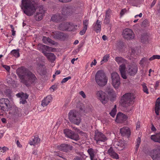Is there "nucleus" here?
Returning <instances> with one entry per match:
<instances>
[{
    "label": "nucleus",
    "instance_id": "nucleus-1",
    "mask_svg": "<svg viewBox=\"0 0 160 160\" xmlns=\"http://www.w3.org/2000/svg\"><path fill=\"white\" fill-rule=\"evenodd\" d=\"M36 3L34 1L31 0H22L21 8L25 14L28 16H31L36 11L35 4Z\"/></svg>",
    "mask_w": 160,
    "mask_h": 160
},
{
    "label": "nucleus",
    "instance_id": "nucleus-2",
    "mask_svg": "<svg viewBox=\"0 0 160 160\" xmlns=\"http://www.w3.org/2000/svg\"><path fill=\"white\" fill-rule=\"evenodd\" d=\"M115 60L118 64H121L119 67L122 77L124 79L127 78L126 72V64L128 63V61L121 57H117L115 58Z\"/></svg>",
    "mask_w": 160,
    "mask_h": 160
},
{
    "label": "nucleus",
    "instance_id": "nucleus-3",
    "mask_svg": "<svg viewBox=\"0 0 160 160\" xmlns=\"http://www.w3.org/2000/svg\"><path fill=\"white\" fill-rule=\"evenodd\" d=\"M95 80L97 83L100 86H105L107 83L108 78L102 70H98L95 76Z\"/></svg>",
    "mask_w": 160,
    "mask_h": 160
},
{
    "label": "nucleus",
    "instance_id": "nucleus-4",
    "mask_svg": "<svg viewBox=\"0 0 160 160\" xmlns=\"http://www.w3.org/2000/svg\"><path fill=\"white\" fill-rule=\"evenodd\" d=\"M38 79L35 74L31 71L21 82L27 87H29L32 84H34L37 82Z\"/></svg>",
    "mask_w": 160,
    "mask_h": 160
},
{
    "label": "nucleus",
    "instance_id": "nucleus-5",
    "mask_svg": "<svg viewBox=\"0 0 160 160\" xmlns=\"http://www.w3.org/2000/svg\"><path fill=\"white\" fill-rule=\"evenodd\" d=\"M68 118L70 121L76 125H78L81 122L80 115L76 111L71 110L68 114Z\"/></svg>",
    "mask_w": 160,
    "mask_h": 160
},
{
    "label": "nucleus",
    "instance_id": "nucleus-6",
    "mask_svg": "<svg viewBox=\"0 0 160 160\" xmlns=\"http://www.w3.org/2000/svg\"><path fill=\"white\" fill-rule=\"evenodd\" d=\"M135 98V97L133 93H128L125 94L123 95L121 99V102L123 105H132L133 102V100Z\"/></svg>",
    "mask_w": 160,
    "mask_h": 160
},
{
    "label": "nucleus",
    "instance_id": "nucleus-7",
    "mask_svg": "<svg viewBox=\"0 0 160 160\" xmlns=\"http://www.w3.org/2000/svg\"><path fill=\"white\" fill-rule=\"evenodd\" d=\"M30 71L24 66L18 68L16 73L20 78V82H22Z\"/></svg>",
    "mask_w": 160,
    "mask_h": 160
},
{
    "label": "nucleus",
    "instance_id": "nucleus-8",
    "mask_svg": "<svg viewBox=\"0 0 160 160\" xmlns=\"http://www.w3.org/2000/svg\"><path fill=\"white\" fill-rule=\"evenodd\" d=\"M111 77L112 85L115 89L118 88L120 84L119 74L116 72H113L111 73Z\"/></svg>",
    "mask_w": 160,
    "mask_h": 160
},
{
    "label": "nucleus",
    "instance_id": "nucleus-9",
    "mask_svg": "<svg viewBox=\"0 0 160 160\" xmlns=\"http://www.w3.org/2000/svg\"><path fill=\"white\" fill-rule=\"evenodd\" d=\"M138 68L136 64H131L129 65L126 71V75L130 76H134L137 72Z\"/></svg>",
    "mask_w": 160,
    "mask_h": 160
},
{
    "label": "nucleus",
    "instance_id": "nucleus-10",
    "mask_svg": "<svg viewBox=\"0 0 160 160\" xmlns=\"http://www.w3.org/2000/svg\"><path fill=\"white\" fill-rule=\"evenodd\" d=\"M148 153L153 160H160V146H157L155 148L149 151Z\"/></svg>",
    "mask_w": 160,
    "mask_h": 160
},
{
    "label": "nucleus",
    "instance_id": "nucleus-11",
    "mask_svg": "<svg viewBox=\"0 0 160 160\" xmlns=\"http://www.w3.org/2000/svg\"><path fill=\"white\" fill-rule=\"evenodd\" d=\"M63 132L65 136L68 138L76 141H77L79 139V135L70 130L65 129L64 130Z\"/></svg>",
    "mask_w": 160,
    "mask_h": 160
},
{
    "label": "nucleus",
    "instance_id": "nucleus-12",
    "mask_svg": "<svg viewBox=\"0 0 160 160\" xmlns=\"http://www.w3.org/2000/svg\"><path fill=\"white\" fill-rule=\"evenodd\" d=\"M94 139L97 143H98L99 142H105L108 138L102 133L97 131L95 132Z\"/></svg>",
    "mask_w": 160,
    "mask_h": 160
},
{
    "label": "nucleus",
    "instance_id": "nucleus-13",
    "mask_svg": "<svg viewBox=\"0 0 160 160\" xmlns=\"http://www.w3.org/2000/svg\"><path fill=\"white\" fill-rule=\"evenodd\" d=\"M122 35L124 38L128 40H131L134 38V34L131 29L127 28L123 31Z\"/></svg>",
    "mask_w": 160,
    "mask_h": 160
},
{
    "label": "nucleus",
    "instance_id": "nucleus-14",
    "mask_svg": "<svg viewBox=\"0 0 160 160\" xmlns=\"http://www.w3.org/2000/svg\"><path fill=\"white\" fill-rule=\"evenodd\" d=\"M99 99L103 104L106 103L108 101V98L107 95L102 91H98L97 92Z\"/></svg>",
    "mask_w": 160,
    "mask_h": 160
},
{
    "label": "nucleus",
    "instance_id": "nucleus-15",
    "mask_svg": "<svg viewBox=\"0 0 160 160\" xmlns=\"http://www.w3.org/2000/svg\"><path fill=\"white\" fill-rule=\"evenodd\" d=\"M9 101L8 98H2L0 99V107L1 109L4 110L6 108H9Z\"/></svg>",
    "mask_w": 160,
    "mask_h": 160
},
{
    "label": "nucleus",
    "instance_id": "nucleus-16",
    "mask_svg": "<svg viewBox=\"0 0 160 160\" xmlns=\"http://www.w3.org/2000/svg\"><path fill=\"white\" fill-rule=\"evenodd\" d=\"M127 116L123 113L119 112L117 115L116 121L119 123H122L127 119Z\"/></svg>",
    "mask_w": 160,
    "mask_h": 160
},
{
    "label": "nucleus",
    "instance_id": "nucleus-17",
    "mask_svg": "<svg viewBox=\"0 0 160 160\" xmlns=\"http://www.w3.org/2000/svg\"><path fill=\"white\" fill-rule=\"evenodd\" d=\"M73 12L72 8L70 7H65L62 8L61 13L62 15L67 16L72 14Z\"/></svg>",
    "mask_w": 160,
    "mask_h": 160
},
{
    "label": "nucleus",
    "instance_id": "nucleus-18",
    "mask_svg": "<svg viewBox=\"0 0 160 160\" xmlns=\"http://www.w3.org/2000/svg\"><path fill=\"white\" fill-rule=\"evenodd\" d=\"M51 35L54 38L58 39H64L66 36L65 34L60 32H52Z\"/></svg>",
    "mask_w": 160,
    "mask_h": 160
},
{
    "label": "nucleus",
    "instance_id": "nucleus-19",
    "mask_svg": "<svg viewBox=\"0 0 160 160\" xmlns=\"http://www.w3.org/2000/svg\"><path fill=\"white\" fill-rule=\"evenodd\" d=\"M120 131L121 135L122 136H126L128 137L131 134L130 129L128 127H125L121 128Z\"/></svg>",
    "mask_w": 160,
    "mask_h": 160
},
{
    "label": "nucleus",
    "instance_id": "nucleus-20",
    "mask_svg": "<svg viewBox=\"0 0 160 160\" xmlns=\"http://www.w3.org/2000/svg\"><path fill=\"white\" fill-rule=\"evenodd\" d=\"M59 148V149L61 151L67 152L72 149V147L70 145L63 144L60 145Z\"/></svg>",
    "mask_w": 160,
    "mask_h": 160
},
{
    "label": "nucleus",
    "instance_id": "nucleus-21",
    "mask_svg": "<svg viewBox=\"0 0 160 160\" xmlns=\"http://www.w3.org/2000/svg\"><path fill=\"white\" fill-rule=\"evenodd\" d=\"M51 20L55 22H59L63 20V18L60 14L57 13L52 16Z\"/></svg>",
    "mask_w": 160,
    "mask_h": 160
},
{
    "label": "nucleus",
    "instance_id": "nucleus-22",
    "mask_svg": "<svg viewBox=\"0 0 160 160\" xmlns=\"http://www.w3.org/2000/svg\"><path fill=\"white\" fill-rule=\"evenodd\" d=\"M69 25L68 22H63L59 25L58 28L61 31H68Z\"/></svg>",
    "mask_w": 160,
    "mask_h": 160
},
{
    "label": "nucleus",
    "instance_id": "nucleus-23",
    "mask_svg": "<svg viewBox=\"0 0 160 160\" xmlns=\"http://www.w3.org/2000/svg\"><path fill=\"white\" fill-rule=\"evenodd\" d=\"M108 153L113 158L118 159L119 158L118 155L114 152L112 147H110L108 150Z\"/></svg>",
    "mask_w": 160,
    "mask_h": 160
},
{
    "label": "nucleus",
    "instance_id": "nucleus-24",
    "mask_svg": "<svg viewBox=\"0 0 160 160\" xmlns=\"http://www.w3.org/2000/svg\"><path fill=\"white\" fill-rule=\"evenodd\" d=\"M101 22L100 21L98 20L96 22L94 23L93 25V30L97 32H99L101 30Z\"/></svg>",
    "mask_w": 160,
    "mask_h": 160
},
{
    "label": "nucleus",
    "instance_id": "nucleus-25",
    "mask_svg": "<svg viewBox=\"0 0 160 160\" xmlns=\"http://www.w3.org/2000/svg\"><path fill=\"white\" fill-rule=\"evenodd\" d=\"M52 97L51 95L47 96L42 100L41 105L43 107L47 106L51 101Z\"/></svg>",
    "mask_w": 160,
    "mask_h": 160
},
{
    "label": "nucleus",
    "instance_id": "nucleus-26",
    "mask_svg": "<svg viewBox=\"0 0 160 160\" xmlns=\"http://www.w3.org/2000/svg\"><path fill=\"white\" fill-rule=\"evenodd\" d=\"M97 151L96 150L92 148H89L87 152L90 156L91 160L94 159V157L97 153Z\"/></svg>",
    "mask_w": 160,
    "mask_h": 160
},
{
    "label": "nucleus",
    "instance_id": "nucleus-27",
    "mask_svg": "<svg viewBox=\"0 0 160 160\" xmlns=\"http://www.w3.org/2000/svg\"><path fill=\"white\" fill-rule=\"evenodd\" d=\"M44 14V12L43 10H39V12H37L35 16V19L37 21H39L42 18Z\"/></svg>",
    "mask_w": 160,
    "mask_h": 160
},
{
    "label": "nucleus",
    "instance_id": "nucleus-28",
    "mask_svg": "<svg viewBox=\"0 0 160 160\" xmlns=\"http://www.w3.org/2000/svg\"><path fill=\"white\" fill-rule=\"evenodd\" d=\"M32 140H30L29 143L31 145H35V144L40 142V139L38 137H32Z\"/></svg>",
    "mask_w": 160,
    "mask_h": 160
},
{
    "label": "nucleus",
    "instance_id": "nucleus-29",
    "mask_svg": "<svg viewBox=\"0 0 160 160\" xmlns=\"http://www.w3.org/2000/svg\"><path fill=\"white\" fill-rule=\"evenodd\" d=\"M79 156L75 157L72 160H85L87 156H86L83 152H81L78 153Z\"/></svg>",
    "mask_w": 160,
    "mask_h": 160
},
{
    "label": "nucleus",
    "instance_id": "nucleus-30",
    "mask_svg": "<svg viewBox=\"0 0 160 160\" xmlns=\"http://www.w3.org/2000/svg\"><path fill=\"white\" fill-rule=\"evenodd\" d=\"M151 139L154 141L160 143V133L152 135L151 136Z\"/></svg>",
    "mask_w": 160,
    "mask_h": 160
},
{
    "label": "nucleus",
    "instance_id": "nucleus-31",
    "mask_svg": "<svg viewBox=\"0 0 160 160\" xmlns=\"http://www.w3.org/2000/svg\"><path fill=\"white\" fill-rule=\"evenodd\" d=\"M105 92L107 93L110 96H112L115 94L114 92L113 89L109 87H107L105 89Z\"/></svg>",
    "mask_w": 160,
    "mask_h": 160
},
{
    "label": "nucleus",
    "instance_id": "nucleus-32",
    "mask_svg": "<svg viewBox=\"0 0 160 160\" xmlns=\"http://www.w3.org/2000/svg\"><path fill=\"white\" fill-rule=\"evenodd\" d=\"M19 51V49H13L11 52L10 54L16 58H18L20 56Z\"/></svg>",
    "mask_w": 160,
    "mask_h": 160
},
{
    "label": "nucleus",
    "instance_id": "nucleus-33",
    "mask_svg": "<svg viewBox=\"0 0 160 160\" xmlns=\"http://www.w3.org/2000/svg\"><path fill=\"white\" fill-rule=\"evenodd\" d=\"M131 105H127V106L125 105H123L125 108V111L129 113H132L133 112V108L132 106H130Z\"/></svg>",
    "mask_w": 160,
    "mask_h": 160
},
{
    "label": "nucleus",
    "instance_id": "nucleus-34",
    "mask_svg": "<svg viewBox=\"0 0 160 160\" xmlns=\"http://www.w3.org/2000/svg\"><path fill=\"white\" fill-rule=\"evenodd\" d=\"M47 57L48 59L51 62L54 61L56 58L54 54L51 53H49L47 56Z\"/></svg>",
    "mask_w": 160,
    "mask_h": 160
},
{
    "label": "nucleus",
    "instance_id": "nucleus-35",
    "mask_svg": "<svg viewBox=\"0 0 160 160\" xmlns=\"http://www.w3.org/2000/svg\"><path fill=\"white\" fill-rule=\"evenodd\" d=\"M17 95L19 96V97L22 98L26 99H28V95L27 93H24L23 92L21 94L18 93L17 94Z\"/></svg>",
    "mask_w": 160,
    "mask_h": 160
},
{
    "label": "nucleus",
    "instance_id": "nucleus-36",
    "mask_svg": "<svg viewBox=\"0 0 160 160\" xmlns=\"http://www.w3.org/2000/svg\"><path fill=\"white\" fill-rule=\"evenodd\" d=\"M149 63L148 59L146 58H142L140 61L139 64L141 65H142L144 63L147 64Z\"/></svg>",
    "mask_w": 160,
    "mask_h": 160
},
{
    "label": "nucleus",
    "instance_id": "nucleus-37",
    "mask_svg": "<svg viewBox=\"0 0 160 160\" xmlns=\"http://www.w3.org/2000/svg\"><path fill=\"white\" fill-rule=\"evenodd\" d=\"M112 14V11L109 9H108L106 11L105 14V17L108 18H111V15Z\"/></svg>",
    "mask_w": 160,
    "mask_h": 160
},
{
    "label": "nucleus",
    "instance_id": "nucleus-38",
    "mask_svg": "<svg viewBox=\"0 0 160 160\" xmlns=\"http://www.w3.org/2000/svg\"><path fill=\"white\" fill-rule=\"evenodd\" d=\"M142 90L144 92L146 93L147 94H148L149 92L148 91V89L146 84L145 83L142 84Z\"/></svg>",
    "mask_w": 160,
    "mask_h": 160
},
{
    "label": "nucleus",
    "instance_id": "nucleus-39",
    "mask_svg": "<svg viewBox=\"0 0 160 160\" xmlns=\"http://www.w3.org/2000/svg\"><path fill=\"white\" fill-rule=\"evenodd\" d=\"M69 25H68L69 28L68 31H72L75 27V25L73 23L69 22Z\"/></svg>",
    "mask_w": 160,
    "mask_h": 160
},
{
    "label": "nucleus",
    "instance_id": "nucleus-40",
    "mask_svg": "<svg viewBox=\"0 0 160 160\" xmlns=\"http://www.w3.org/2000/svg\"><path fill=\"white\" fill-rule=\"evenodd\" d=\"M160 109V105H156L155 108V112L156 114L158 115L159 114V111Z\"/></svg>",
    "mask_w": 160,
    "mask_h": 160
},
{
    "label": "nucleus",
    "instance_id": "nucleus-41",
    "mask_svg": "<svg viewBox=\"0 0 160 160\" xmlns=\"http://www.w3.org/2000/svg\"><path fill=\"white\" fill-rule=\"evenodd\" d=\"M5 94L8 97H9L11 96V94L12 93L11 90L10 89H6L4 92Z\"/></svg>",
    "mask_w": 160,
    "mask_h": 160
},
{
    "label": "nucleus",
    "instance_id": "nucleus-42",
    "mask_svg": "<svg viewBox=\"0 0 160 160\" xmlns=\"http://www.w3.org/2000/svg\"><path fill=\"white\" fill-rule=\"evenodd\" d=\"M89 24V20L88 19H85L83 20V28H87V27Z\"/></svg>",
    "mask_w": 160,
    "mask_h": 160
},
{
    "label": "nucleus",
    "instance_id": "nucleus-43",
    "mask_svg": "<svg viewBox=\"0 0 160 160\" xmlns=\"http://www.w3.org/2000/svg\"><path fill=\"white\" fill-rule=\"evenodd\" d=\"M117 112V110L115 108H113L110 112L109 114L112 117H114L116 115Z\"/></svg>",
    "mask_w": 160,
    "mask_h": 160
},
{
    "label": "nucleus",
    "instance_id": "nucleus-44",
    "mask_svg": "<svg viewBox=\"0 0 160 160\" xmlns=\"http://www.w3.org/2000/svg\"><path fill=\"white\" fill-rule=\"evenodd\" d=\"M44 47L46 51L48 52H53L55 49L54 48L46 45H44Z\"/></svg>",
    "mask_w": 160,
    "mask_h": 160
},
{
    "label": "nucleus",
    "instance_id": "nucleus-45",
    "mask_svg": "<svg viewBox=\"0 0 160 160\" xmlns=\"http://www.w3.org/2000/svg\"><path fill=\"white\" fill-rule=\"evenodd\" d=\"M156 59H160V56L159 55H154L152 57L150 58L149 60L152 61Z\"/></svg>",
    "mask_w": 160,
    "mask_h": 160
},
{
    "label": "nucleus",
    "instance_id": "nucleus-46",
    "mask_svg": "<svg viewBox=\"0 0 160 160\" xmlns=\"http://www.w3.org/2000/svg\"><path fill=\"white\" fill-rule=\"evenodd\" d=\"M110 18L105 17V18L103 20V23L105 24H108L110 22Z\"/></svg>",
    "mask_w": 160,
    "mask_h": 160
},
{
    "label": "nucleus",
    "instance_id": "nucleus-47",
    "mask_svg": "<svg viewBox=\"0 0 160 160\" xmlns=\"http://www.w3.org/2000/svg\"><path fill=\"white\" fill-rule=\"evenodd\" d=\"M109 57V54H106L103 57L102 60L105 62H106L108 61Z\"/></svg>",
    "mask_w": 160,
    "mask_h": 160
},
{
    "label": "nucleus",
    "instance_id": "nucleus-48",
    "mask_svg": "<svg viewBox=\"0 0 160 160\" xmlns=\"http://www.w3.org/2000/svg\"><path fill=\"white\" fill-rule=\"evenodd\" d=\"M148 24V21L147 20H145L143 21L142 23V26L143 27H145Z\"/></svg>",
    "mask_w": 160,
    "mask_h": 160
},
{
    "label": "nucleus",
    "instance_id": "nucleus-49",
    "mask_svg": "<svg viewBox=\"0 0 160 160\" xmlns=\"http://www.w3.org/2000/svg\"><path fill=\"white\" fill-rule=\"evenodd\" d=\"M71 77L69 76L63 78L61 82L62 83H63L67 82L68 80L71 78Z\"/></svg>",
    "mask_w": 160,
    "mask_h": 160
},
{
    "label": "nucleus",
    "instance_id": "nucleus-50",
    "mask_svg": "<svg viewBox=\"0 0 160 160\" xmlns=\"http://www.w3.org/2000/svg\"><path fill=\"white\" fill-rule=\"evenodd\" d=\"M87 30V28H83V29L80 32V34L81 35H83L84 33H85Z\"/></svg>",
    "mask_w": 160,
    "mask_h": 160
},
{
    "label": "nucleus",
    "instance_id": "nucleus-51",
    "mask_svg": "<svg viewBox=\"0 0 160 160\" xmlns=\"http://www.w3.org/2000/svg\"><path fill=\"white\" fill-rule=\"evenodd\" d=\"M141 143V138H140L138 137V138L136 141V146H139L140 144Z\"/></svg>",
    "mask_w": 160,
    "mask_h": 160
},
{
    "label": "nucleus",
    "instance_id": "nucleus-52",
    "mask_svg": "<svg viewBox=\"0 0 160 160\" xmlns=\"http://www.w3.org/2000/svg\"><path fill=\"white\" fill-rule=\"evenodd\" d=\"M47 42H48L49 43H51L53 45L55 44V42L52 40L51 39H50L49 38H47Z\"/></svg>",
    "mask_w": 160,
    "mask_h": 160
},
{
    "label": "nucleus",
    "instance_id": "nucleus-53",
    "mask_svg": "<svg viewBox=\"0 0 160 160\" xmlns=\"http://www.w3.org/2000/svg\"><path fill=\"white\" fill-rule=\"evenodd\" d=\"M27 102L26 100V99H24L23 98H21L20 99V103H22V104H25Z\"/></svg>",
    "mask_w": 160,
    "mask_h": 160
},
{
    "label": "nucleus",
    "instance_id": "nucleus-54",
    "mask_svg": "<svg viewBox=\"0 0 160 160\" xmlns=\"http://www.w3.org/2000/svg\"><path fill=\"white\" fill-rule=\"evenodd\" d=\"M127 10L126 9H122L120 12V15L121 16H123L124 13L126 12Z\"/></svg>",
    "mask_w": 160,
    "mask_h": 160
},
{
    "label": "nucleus",
    "instance_id": "nucleus-55",
    "mask_svg": "<svg viewBox=\"0 0 160 160\" xmlns=\"http://www.w3.org/2000/svg\"><path fill=\"white\" fill-rule=\"evenodd\" d=\"M140 127V123L139 121H138L136 123V129L137 130H138L139 129V128Z\"/></svg>",
    "mask_w": 160,
    "mask_h": 160
},
{
    "label": "nucleus",
    "instance_id": "nucleus-56",
    "mask_svg": "<svg viewBox=\"0 0 160 160\" xmlns=\"http://www.w3.org/2000/svg\"><path fill=\"white\" fill-rule=\"evenodd\" d=\"M72 0H59L60 2L63 3H68L71 1Z\"/></svg>",
    "mask_w": 160,
    "mask_h": 160
},
{
    "label": "nucleus",
    "instance_id": "nucleus-57",
    "mask_svg": "<svg viewBox=\"0 0 160 160\" xmlns=\"http://www.w3.org/2000/svg\"><path fill=\"white\" fill-rule=\"evenodd\" d=\"M3 67L8 71H9L10 68V67L9 66L6 65H3Z\"/></svg>",
    "mask_w": 160,
    "mask_h": 160
},
{
    "label": "nucleus",
    "instance_id": "nucleus-58",
    "mask_svg": "<svg viewBox=\"0 0 160 160\" xmlns=\"http://www.w3.org/2000/svg\"><path fill=\"white\" fill-rule=\"evenodd\" d=\"M79 94L82 96L83 98H85L86 97V96L84 92L83 91H81L79 92Z\"/></svg>",
    "mask_w": 160,
    "mask_h": 160
},
{
    "label": "nucleus",
    "instance_id": "nucleus-59",
    "mask_svg": "<svg viewBox=\"0 0 160 160\" xmlns=\"http://www.w3.org/2000/svg\"><path fill=\"white\" fill-rule=\"evenodd\" d=\"M47 38H48L45 37H43L42 41L43 43L46 44L47 42Z\"/></svg>",
    "mask_w": 160,
    "mask_h": 160
},
{
    "label": "nucleus",
    "instance_id": "nucleus-60",
    "mask_svg": "<svg viewBox=\"0 0 160 160\" xmlns=\"http://www.w3.org/2000/svg\"><path fill=\"white\" fill-rule=\"evenodd\" d=\"M160 82L159 81H158L156 82L154 86V88L155 89H157V88L159 85V83Z\"/></svg>",
    "mask_w": 160,
    "mask_h": 160
},
{
    "label": "nucleus",
    "instance_id": "nucleus-61",
    "mask_svg": "<svg viewBox=\"0 0 160 160\" xmlns=\"http://www.w3.org/2000/svg\"><path fill=\"white\" fill-rule=\"evenodd\" d=\"M155 105H160V97L158 98L156 101Z\"/></svg>",
    "mask_w": 160,
    "mask_h": 160
},
{
    "label": "nucleus",
    "instance_id": "nucleus-62",
    "mask_svg": "<svg viewBox=\"0 0 160 160\" xmlns=\"http://www.w3.org/2000/svg\"><path fill=\"white\" fill-rule=\"evenodd\" d=\"M97 61L95 59H94L93 60V62H92L91 63L90 66L91 67H92V66L95 65L97 63Z\"/></svg>",
    "mask_w": 160,
    "mask_h": 160
},
{
    "label": "nucleus",
    "instance_id": "nucleus-63",
    "mask_svg": "<svg viewBox=\"0 0 160 160\" xmlns=\"http://www.w3.org/2000/svg\"><path fill=\"white\" fill-rule=\"evenodd\" d=\"M78 132L79 134H81L82 135L85 136L86 135V133L83 132L82 131H81L80 130L78 131Z\"/></svg>",
    "mask_w": 160,
    "mask_h": 160
},
{
    "label": "nucleus",
    "instance_id": "nucleus-64",
    "mask_svg": "<svg viewBox=\"0 0 160 160\" xmlns=\"http://www.w3.org/2000/svg\"><path fill=\"white\" fill-rule=\"evenodd\" d=\"M12 35L14 36L16 34V31L14 30V28H12Z\"/></svg>",
    "mask_w": 160,
    "mask_h": 160
}]
</instances>
